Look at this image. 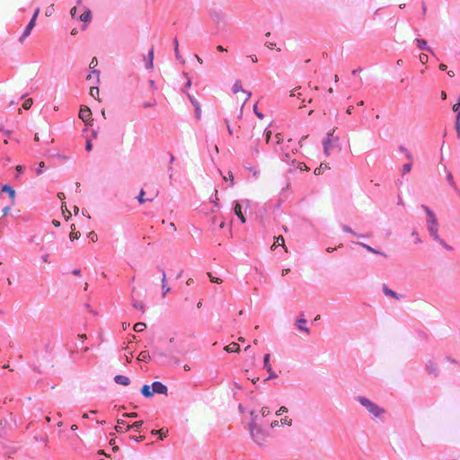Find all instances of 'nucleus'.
Returning a JSON list of instances; mask_svg holds the SVG:
<instances>
[{
    "label": "nucleus",
    "instance_id": "nucleus-7",
    "mask_svg": "<svg viewBox=\"0 0 460 460\" xmlns=\"http://www.w3.org/2000/svg\"><path fill=\"white\" fill-rule=\"evenodd\" d=\"M79 118L86 124L92 121V111L87 106L81 107L79 111Z\"/></svg>",
    "mask_w": 460,
    "mask_h": 460
},
{
    "label": "nucleus",
    "instance_id": "nucleus-16",
    "mask_svg": "<svg viewBox=\"0 0 460 460\" xmlns=\"http://www.w3.org/2000/svg\"><path fill=\"white\" fill-rule=\"evenodd\" d=\"M162 272V289H163V296L170 291V288L166 284V274L164 270H161Z\"/></svg>",
    "mask_w": 460,
    "mask_h": 460
},
{
    "label": "nucleus",
    "instance_id": "nucleus-51",
    "mask_svg": "<svg viewBox=\"0 0 460 460\" xmlns=\"http://www.w3.org/2000/svg\"><path fill=\"white\" fill-rule=\"evenodd\" d=\"M93 148V144H92V141L91 140H87L86 142V145H85V149L87 151H91Z\"/></svg>",
    "mask_w": 460,
    "mask_h": 460
},
{
    "label": "nucleus",
    "instance_id": "nucleus-41",
    "mask_svg": "<svg viewBox=\"0 0 460 460\" xmlns=\"http://www.w3.org/2000/svg\"><path fill=\"white\" fill-rule=\"evenodd\" d=\"M453 111L455 112H457V114L459 113L460 111V95L458 96V99H457V103L454 104L453 105Z\"/></svg>",
    "mask_w": 460,
    "mask_h": 460
},
{
    "label": "nucleus",
    "instance_id": "nucleus-64",
    "mask_svg": "<svg viewBox=\"0 0 460 460\" xmlns=\"http://www.w3.org/2000/svg\"><path fill=\"white\" fill-rule=\"evenodd\" d=\"M269 373H270V376L266 380L277 377V375L273 372L272 369H271V372H269Z\"/></svg>",
    "mask_w": 460,
    "mask_h": 460
},
{
    "label": "nucleus",
    "instance_id": "nucleus-20",
    "mask_svg": "<svg viewBox=\"0 0 460 460\" xmlns=\"http://www.w3.org/2000/svg\"><path fill=\"white\" fill-rule=\"evenodd\" d=\"M382 289L385 296H391L395 299L399 298L397 294L394 291L391 290L386 285H383Z\"/></svg>",
    "mask_w": 460,
    "mask_h": 460
},
{
    "label": "nucleus",
    "instance_id": "nucleus-53",
    "mask_svg": "<svg viewBox=\"0 0 460 460\" xmlns=\"http://www.w3.org/2000/svg\"><path fill=\"white\" fill-rule=\"evenodd\" d=\"M39 13H40V8H37V9L35 10V12H34V13H33L32 17H31V19H34V22H36V20H37V18H38Z\"/></svg>",
    "mask_w": 460,
    "mask_h": 460
},
{
    "label": "nucleus",
    "instance_id": "nucleus-50",
    "mask_svg": "<svg viewBox=\"0 0 460 460\" xmlns=\"http://www.w3.org/2000/svg\"><path fill=\"white\" fill-rule=\"evenodd\" d=\"M261 414L263 416H266V415H269L270 414V409L268 407H263L261 411Z\"/></svg>",
    "mask_w": 460,
    "mask_h": 460
},
{
    "label": "nucleus",
    "instance_id": "nucleus-43",
    "mask_svg": "<svg viewBox=\"0 0 460 460\" xmlns=\"http://www.w3.org/2000/svg\"><path fill=\"white\" fill-rule=\"evenodd\" d=\"M208 275L211 282H215V283H221L222 282V280L220 279L212 276L211 273H208Z\"/></svg>",
    "mask_w": 460,
    "mask_h": 460
},
{
    "label": "nucleus",
    "instance_id": "nucleus-34",
    "mask_svg": "<svg viewBox=\"0 0 460 460\" xmlns=\"http://www.w3.org/2000/svg\"><path fill=\"white\" fill-rule=\"evenodd\" d=\"M447 181H448L449 184H450L454 189H456V183H455L454 179H453V175H452V173H451L450 172H448L447 173Z\"/></svg>",
    "mask_w": 460,
    "mask_h": 460
},
{
    "label": "nucleus",
    "instance_id": "nucleus-52",
    "mask_svg": "<svg viewBox=\"0 0 460 460\" xmlns=\"http://www.w3.org/2000/svg\"><path fill=\"white\" fill-rule=\"evenodd\" d=\"M287 411H288L287 407H285V406H281V407L279 408V410L277 411V414H278V415H279V414H281V413H283V412H287Z\"/></svg>",
    "mask_w": 460,
    "mask_h": 460
},
{
    "label": "nucleus",
    "instance_id": "nucleus-15",
    "mask_svg": "<svg viewBox=\"0 0 460 460\" xmlns=\"http://www.w3.org/2000/svg\"><path fill=\"white\" fill-rule=\"evenodd\" d=\"M2 191L8 193L12 199V203L13 204L15 199V190L10 185L5 184L2 187Z\"/></svg>",
    "mask_w": 460,
    "mask_h": 460
},
{
    "label": "nucleus",
    "instance_id": "nucleus-19",
    "mask_svg": "<svg viewBox=\"0 0 460 460\" xmlns=\"http://www.w3.org/2000/svg\"><path fill=\"white\" fill-rule=\"evenodd\" d=\"M224 349L226 352H229V353H231V352H238L240 350V346L236 342H232L229 345L226 346L224 348Z\"/></svg>",
    "mask_w": 460,
    "mask_h": 460
},
{
    "label": "nucleus",
    "instance_id": "nucleus-1",
    "mask_svg": "<svg viewBox=\"0 0 460 460\" xmlns=\"http://www.w3.org/2000/svg\"><path fill=\"white\" fill-rule=\"evenodd\" d=\"M427 213V223L429 226V232L435 240H439L438 221L435 214L426 206L422 207Z\"/></svg>",
    "mask_w": 460,
    "mask_h": 460
},
{
    "label": "nucleus",
    "instance_id": "nucleus-22",
    "mask_svg": "<svg viewBox=\"0 0 460 460\" xmlns=\"http://www.w3.org/2000/svg\"><path fill=\"white\" fill-rule=\"evenodd\" d=\"M167 433H168V430H165V431H164L163 429H153V430L151 431V434H152V435H157V436H159V438H160V439H164V438H166Z\"/></svg>",
    "mask_w": 460,
    "mask_h": 460
},
{
    "label": "nucleus",
    "instance_id": "nucleus-61",
    "mask_svg": "<svg viewBox=\"0 0 460 460\" xmlns=\"http://www.w3.org/2000/svg\"><path fill=\"white\" fill-rule=\"evenodd\" d=\"M226 123L227 125V131H228L229 135H232L233 134V130H232V128H231V127L229 125L228 119H226Z\"/></svg>",
    "mask_w": 460,
    "mask_h": 460
},
{
    "label": "nucleus",
    "instance_id": "nucleus-17",
    "mask_svg": "<svg viewBox=\"0 0 460 460\" xmlns=\"http://www.w3.org/2000/svg\"><path fill=\"white\" fill-rule=\"evenodd\" d=\"M416 43L419 49H426L429 53L433 54L432 49L429 47H428L427 41L425 40L417 39Z\"/></svg>",
    "mask_w": 460,
    "mask_h": 460
},
{
    "label": "nucleus",
    "instance_id": "nucleus-39",
    "mask_svg": "<svg viewBox=\"0 0 460 460\" xmlns=\"http://www.w3.org/2000/svg\"><path fill=\"white\" fill-rule=\"evenodd\" d=\"M411 170V162L408 163V164H405L403 166H402V174H405V173H408L410 172Z\"/></svg>",
    "mask_w": 460,
    "mask_h": 460
},
{
    "label": "nucleus",
    "instance_id": "nucleus-63",
    "mask_svg": "<svg viewBox=\"0 0 460 460\" xmlns=\"http://www.w3.org/2000/svg\"><path fill=\"white\" fill-rule=\"evenodd\" d=\"M132 439H135L136 441H143L145 439L144 436H139L138 438L130 437Z\"/></svg>",
    "mask_w": 460,
    "mask_h": 460
},
{
    "label": "nucleus",
    "instance_id": "nucleus-18",
    "mask_svg": "<svg viewBox=\"0 0 460 460\" xmlns=\"http://www.w3.org/2000/svg\"><path fill=\"white\" fill-rule=\"evenodd\" d=\"M277 246H282L284 247L285 251L287 252V247L285 246V240L282 235H279L275 238L274 243L271 246V249H275Z\"/></svg>",
    "mask_w": 460,
    "mask_h": 460
},
{
    "label": "nucleus",
    "instance_id": "nucleus-12",
    "mask_svg": "<svg viewBox=\"0 0 460 460\" xmlns=\"http://www.w3.org/2000/svg\"><path fill=\"white\" fill-rule=\"evenodd\" d=\"M144 61L146 62V67L147 69H152L154 66V49L152 48L149 50L148 56L144 58Z\"/></svg>",
    "mask_w": 460,
    "mask_h": 460
},
{
    "label": "nucleus",
    "instance_id": "nucleus-2",
    "mask_svg": "<svg viewBox=\"0 0 460 460\" xmlns=\"http://www.w3.org/2000/svg\"><path fill=\"white\" fill-rule=\"evenodd\" d=\"M233 93L234 94H238V93L240 94L239 98H240V101L242 102V104H241L240 111H239V118H241L242 114H243V108L244 104L246 103V102L250 99L252 93H251V92H248V91H245L243 89L242 84L240 81H235V83L234 84Z\"/></svg>",
    "mask_w": 460,
    "mask_h": 460
},
{
    "label": "nucleus",
    "instance_id": "nucleus-32",
    "mask_svg": "<svg viewBox=\"0 0 460 460\" xmlns=\"http://www.w3.org/2000/svg\"><path fill=\"white\" fill-rule=\"evenodd\" d=\"M456 132H457V136H458V137H460V111H459V113L456 115Z\"/></svg>",
    "mask_w": 460,
    "mask_h": 460
},
{
    "label": "nucleus",
    "instance_id": "nucleus-56",
    "mask_svg": "<svg viewBox=\"0 0 460 460\" xmlns=\"http://www.w3.org/2000/svg\"><path fill=\"white\" fill-rule=\"evenodd\" d=\"M265 135H266V142L270 143V137H271V131L270 130L266 131Z\"/></svg>",
    "mask_w": 460,
    "mask_h": 460
},
{
    "label": "nucleus",
    "instance_id": "nucleus-28",
    "mask_svg": "<svg viewBox=\"0 0 460 460\" xmlns=\"http://www.w3.org/2000/svg\"><path fill=\"white\" fill-rule=\"evenodd\" d=\"M146 328V325L144 323H137L134 325V331L137 332H143Z\"/></svg>",
    "mask_w": 460,
    "mask_h": 460
},
{
    "label": "nucleus",
    "instance_id": "nucleus-60",
    "mask_svg": "<svg viewBox=\"0 0 460 460\" xmlns=\"http://www.w3.org/2000/svg\"><path fill=\"white\" fill-rule=\"evenodd\" d=\"M281 422H282L283 424H287V425H288V426H290V425H291V420H288L287 418L282 419V420H281Z\"/></svg>",
    "mask_w": 460,
    "mask_h": 460
},
{
    "label": "nucleus",
    "instance_id": "nucleus-30",
    "mask_svg": "<svg viewBox=\"0 0 460 460\" xmlns=\"http://www.w3.org/2000/svg\"><path fill=\"white\" fill-rule=\"evenodd\" d=\"M99 88L97 86H92L90 88V95L94 99H97L99 96Z\"/></svg>",
    "mask_w": 460,
    "mask_h": 460
},
{
    "label": "nucleus",
    "instance_id": "nucleus-8",
    "mask_svg": "<svg viewBox=\"0 0 460 460\" xmlns=\"http://www.w3.org/2000/svg\"><path fill=\"white\" fill-rule=\"evenodd\" d=\"M35 25H36V22H34V19H31L29 23L27 24L23 33L19 38V41L21 44H22L24 42L25 39L31 34V32L32 29L35 27Z\"/></svg>",
    "mask_w": 460,
    "mask_h": 460
},
{
    "label": "nucleus",
    "instance_id": "nucleus-38",
    "mask_svg": "<svg viewBox=\"0 0 460 460\" xmlns=\"http://www.w3.org/2000/svg\"><path fill=\"white\" fill-rule=\"evenodd\" d=\"M300 87H296L295 88L294 90H292L291 93H290V96L291 97H297V98H300L301 96V93L299 92L300 91Z\"/></svg>",
    "mask_w": 460,
    "mask_h": 460
},
{
    "label": "nucleus",
    "instance_id": "nucleus-27",
    "mask_svg": "<svg viewBox=\"0 0 460 460\" xmlns=\"http://www.w3.org/2000/svg\"><path fill=\"white\" fill-rule=\"evenodd\" d=\"M92 18V14L90 11H86L83 13L80 16V20L83 22H89Z\"/></svg>",
    "mask_w": 460,
    "mask_h": 460
},
{
    "label": "nucleus",
    "instance_id": "nucleus-44",
    "mask_svg": "<svg viewBox=\"0 0 460 460\" xmlns=\"http://www.w3.org/2000/svg\"><path fill=\"white\" fill-rule=\"evenodd\" d=\"M192 103H193V104L195 105V107H196V115H197V117H198V118H199V117H200V115H201V109H200V107L198 105V103H197L196 102H193V101H192Z\"/></svg>",
    "mask_w": 460,
    "mask_h": 460
},
{
    "label": "nucleus",
    "instance_id": "nucleus-62",
    "mask_svg": "<svg viewBox=\"0 0 460 460\" xmlns=\"http://www.w3.org/2000/svg\"><path fill=\"white\" fill-rule=\"evenodd\" d=\"M230 314H239V315H242L243 314V310H234L233 312H229Z\"/></svg>",
    "mask_w": 460,
    "mask_h": 460
},
{
    "label": "nucleus",
    "instance_id": "nucleus-5",
    "mask_svg": "<svg viewBox=\"0 0 460 460\" xmlns=\"http://www.w3.org/2000/svg\"><path fill=\"white\" fill-rule=\"evenodd\" d=\"M334 130L327 134L323 141V151L326 155H330L334 146H338L339 137L333 136Z\"/></svg>",
    "mask_w": 460,
    "mask_h": 460
},
{
    "label": "nucleus",
    "instance_id": "nucleus-36",
    "mask_svg": "<svg viewBox=\"0 0 460 460\" xmlns=\"http://www.w3.org/2000/svg\"><path fill=\"white\" fill-rule=\"evenodd\" d=\"M142 425H143V420H138V421L134 422L132 425H128L126 430H129L130 429H133V428H139Z\"/></svg>",
    "mask_w": 460,
    "mask_h": 460
},
{
    "label": "nucleus",
    "instance_id": "nucleus-23",
    "mask_svg": "<svg viewBox=\"0 0 460 460\" xmlns=\"http://www.w3.org/2000/svg\"><path fill=\"white\" fill-rule=\"evenodd\" d=\"M150 359L149 352L146 350L141 351L137 356V360L146 362Z\"/></svg>",
    "mask_w": 460,
    "mask_h": 460
},
{
    "label": "nucleus",
    "instance_id": "nucleus-35",
    "mask_svg": "<svg viewBox=\"0 0 460 460\" xmlns=\"http://www.w3.org/2000/svg\"><path fill=\"white\" fill-rule=\"evenodd\" d=\"M81 234L78 231H71L69 238L71 241L76 240L80 237Z\"/></svg>",
    "mask_w": 460,
    "mask_h": 460
},
{
    "label": "nucleus",
    "instance_id": "nucleus-33",
    "mask_svg": "<svg viewBox=\"0 0 460 460\" xmlns=\"http://www.w3.org/2000/svg\"><path fill=\"white\" fill-rule=\"evenodd\" d=\"M93 75H95V76H96V81H97V82H99V75H100V72H99V71H97V70H93V71L91 72V74H89V75H87L86 80H87V81H90L91 79H93Z\"/></svg>",
    "mask_w": 460,
    "mask_h": 460
},
{
    "label": "nucleus",
    "instance_id": "nucleus-49",
    "mask_svg": "<svg viewBox=\"0 0 460 460\" xmlns=\"http://www.w3.org/2000/svg\"><path fill=\"white\" fill-rule=\"evenodd\" d=\"M89 236L93 242H96L98 239L97 234L94 232H91Z\"/></svg>",
    "mask_w": 460,
    "mask_h": 460
},
{
    "label": "nucleus",
    "instance_id": "nucleus-59",
    "mask_svg": "<svg viewBox=\"0 0 460 460\" xmlns=\"http://www.w3.org/2000/svg\"><path fill=\"white\" fill-rule=\"evenodd\" d=\"M154 105H155V102H145V103L143 104L144 108L152 107V106H154Z\"/></svg>",
    "mask_w": 460,
    "mask_h": 460
},
{
    "label": "nucleus",
    "instance_id": "nucleus-9",
    "mask_svg": "<svg viewBox=\"0 0 460 460\" xmlns=\"http://www.w3.org/2000/svg\"><path fill=\"white\" fill-rule=\"evenodd\" d=\"M152 391L154 394H166L168 390L161 382H154L152 384Z\"/></svg>",
    "mask_w": 460,
    "mask_h": 460
},
{
    "label": "nucleus",
    "instance_id": "nucleus-26",
    "mask_svg": "<svg viewBox=\"0 0 460 460\" xmlns=\"http://www.w3.org/2000/svg\"><path fill=\"white\" fill-rule=\"evenodd\" d=\"M361 246H363L367 251L372 252V253H376V254H381L385 257H386V254L381 252H378L376 251V249L372 248L371 246L367 245V244H365V243H360Z\"/></svg>",
    "mask_w": 460,
    "mask_h": 460
},
{
    "label": "nucleus",
    "instance_id": "nucleus-21",
    "mask_svg": "<svg viewBox=\"0 0 460 460\" xmlns=\"http://www.w3.org/2000/svg\"><path fill=\"white\" fill-rule=\"evenodd\" d=\"M274 139H275L276 144L274 145L273 148H274L275 152L278 153L279 147L280 146H283V137H281L280 134H276Z\"/></svg>",
    "mask_w": 460,
    "mask_h": 460
},
{
    "label": "nucleus",
    "instance_id": "nucleus-31",
    "mask_svg": "<svg viewBox=\"0 0 460 460\" xmlns=\"http://www.w3.org/2000/svg\"><path fill=\"white\" fill-rule=\"evenodd\" d=\"M62 213L66 220H68L71 217V212L66 208L65 205H62Z\"/></svg>",
    "mask_w": 460,
    "mask_h": 460
},
{
    "label": "nucleus",
    "instance_id": "nucleus-10",
    "mask_svg": "<svg viewBox=\"0 0 460 460\" xmlns=\"http://www.w3.org/2000/svg\"><path fill=\"white\" fill-rule=\"evenodd\" d=\"M158 193L159 191L157 190H155L153 194L151 195L150 198H147V199H145V195H146V192L144 190H141L140 192H139V195L137 197V200L140 204H143L145 203L146 201H153L157 196H158Z\"/></svg>",
    "mask_w": 460,
    "mask_h": 460
},
{
    "label": "nucleus",
    "instance_id": "nucleus-54",
    "mask_svg": "<svg viewBox=\"0 0 460 460\" xmlns=\"http://www.w3.org/2000/svg\"><path fill=\"white\" fill-rule=\"evenodd\" d=\"M123 416L128 417V418H136L137 416V412L125 413Z\"/></svg>",
    "mask_w": 460,
    "mask_h": 460
},
{
    "label": "nucleus",
    "instance_id": "nucleus-4",
    "mask_svg": "<svg viewBox=\"0 0 460 460\" xmlns=\"http://www.w3.org/2000/svg\"><path fill=\"white\" fill-rule=\"evenodd\" d=\"M250 431L253 440L259 446H264L267 442V435L254 422L250 424Z\"/></svg>",
    "mask_w": 460,
    "mask_h": 460
},
{
    "label": "nucleus",
    "instance_id": "nucleus-58",
    "mask_svg": "<svg viewBox=\"0 0 460 460\" xmlns=\"http://www.w3.org/2000/svg\"><path fill=\"white\" fill-rule=\"evenodd\" d=\"M342 229L345 231V232H348V233H350V234H356L354 232H352L351 228L347 226H344L342 227Z\"/></svg>",
    "mask_w": 460,
    "mask_h": 460
},
{
    "label": "nucleus",
    "instance_id": "nucleus-55",
    "mask_svg": "<svg viewBox=\"0 0 460 460\" xmlns=\"http://www.w3.org/2000/svg\"><path fill=\"white\" fill-rule=\"evenodd\" d=\"M265 45L270 49H274L276 47V44L273 43V42H266Z\"/></svg>",
    "mask_w": 460,
    "mask_h": 460
},
{
    "label": "nucleus",
    "instance_id": "nucleus-45",
    "mask_svg": "<svg viewBox=\"0 0 460 460\" xmlns=\"http://www.w3.org/2000/svg\"><path fill=\"white\" fill-rule=\"evenodd\" d=\"M98 64V61H97V58H93L90 63V68L93 70H94V67L97 66Z\"/></svg>",
    "mask_w": 460,
    "mask_h": 460
},
{
    "label": "nucleus",
    "instance_id": "nucleus-37",
    "mask_svg": "<svg viewBox=\"0 0 460 460\" xmlns=\"http://www.w3.org/2000/svg\"><path fill=\"white\" fill-rule=\"evenodd\" d=\"M32 102H32V99H27V100H25V101H24V102H23V104H22V108H23L24 110H29V109L31 107Z\"/></svg>",
    "mask_w": 460,
    "mask_h": 460
},
{
    "label": "nucleus",
    "instance_id": "nucleus-46",
    "mask_svg": "<svg viewBox=\"0 0 460 460\" xmlns=\"http://www.w3.org/2000/svg\"><path fill=\"white\" fill-rule=\"evenodd\" d=\"M224 180H230L231 185H234V175L231 172H228V177H224Z\"/></svg>",
    "mask_w": 460,
    "mask_h": 460
},
{
    "label": "nucleus",
    "instance_id": "nucleus-48",
    "mask_svg": "<svg viewBox=\"0 0 460 460\" xmlns=\"http://www.w3.org/2000/svg\"><path fill=\"white\" fill-rule=\"evenodd\" d=\"M253 111L260 119L263 118V115L257 110V104L253 106Z\"/></svg>",
    "mask_w": 460,
    "mask_h": 460
},
{
    "label": "nucleus",
    "instance_id": "nucleus-47",
    "mask_svg": "<svg viewBox=\"0 0 460 460\" xmlns=\"http://www.w3.org/2000/svg\"><path fill=\"white\" fill-rule=\"evenodd\" d=\"M441 245H443L446 249L447 250H451V246L447 245L444 240L440 239L439 240H437Z\"/></svg>",
    "mask_w": 460,
    "mask_h": 460
},
{
    "label": "nucleus",
    "instance_id": "nucleus-14",
    "mask_svg": "<svg viewBox=\"0 0 460 460\" xmlns=\"http://www.w3.org/2000/svg\"><path fill=\"white\" fill-rule=\"evenodd\" d=\"M234 214L240 218L242 223H245L246 219L242 212V206L239 202H235L234 208Z\"/></svg>",
    "mask_w": 460,
    "mask_h": 460
},
{
    "label": "nucleus",
    "instance_id": "nucleus-57",
    "mask_svg": "<svg viewBox=\"0 0 460 460\" xmlns=\"http://www.w3.org/2000/svg\"><path fill=\"white\" fill-rule=\"evenodd\" d=\"M11 208L9 206H6L3 208V216H6L8 212L10 211Z\"/></svg>",
    "mask_w": 460,
    "mask_h": 460
},
{
    "label": "nucleus",
    "instance_id": "nucleus-3",
    "mask_svg": "<svg viewBox=\"0 0 460 460\" xmlns=\"http://www.w3.org/2000/svg\"><path fill=\"white\" fill-rule=\"evenodd\" d=\"M358 402L361 405L367 408V410L376 417H379L385 413V410L380 408L378 405L371 402L366 397L360 396L358 397Z\"/></svg>",
    "mask_w": 460,
    "mask_h": 460
},
{
    "label": "nucleus",
    "instance_id": "nucleus-6",
    "mask_svg": "<svg viewBox=\"0 0 460 460\" xmlns=\"http://www.w3.org/2000/svg\"><path fill=\"white\" fill-rule=\"evenodd\" d=\"M289 143H291V139H288L287 144L280 146L279 147L278 153H279L281 155L282 160L284 162H289V161H291V158H292V155L289 153V149H290V146L288 145Z\"/></svg>",
    "mask_w": 460,
    "mask_h": 460
},
{
    "label": "nucleus",
    "instance_id": "nucleus-29",
    "mask_svg": "<svg viewBox=\"0 0 460 460\" xmlns=\"http://www.w3.org/2000/svg\"><path fill=\"white\" fill-rule=\"evenodd\" d=\"M125 424V421L123 420H119L117 421V425L115 426V430L119 433L124 432L123 430V425Z\"/></svg>",
    "mask_w": 460,
    "mask_h": 460
},
{
    "label": "nucleus",
    "instance_id": "nucleus-13",
    "mask_svg": "<svg viewBox=\"0 0 460 460\" xmlns=\"http://www.w3.org/2000/svg\"><path fill=\"white\" fill-rule=\"evenodd\" d=\"M114 381L119 384V385H128L130 384V380L128 376H122V375H117L115 377H114Z\"/></svg>",
    "mask_w": 460,
    "mask_h": 460
},
{
    "label": "nucleus",
    "instance_id": "nucleus-42",
    "mask_svg": "<svg viewBox=\"0 0 460 460\" xmlns=\"http://www.w3.org/2000/svg\"><path fill=\"white\" fill-rule=\"evenodd\" d=\"M419 58H420V61L422 64H426V63L428 62V60H429V57H428V55L423 54V53L420 55Z\"/></svg>",
    "mask_w": 460,
    "mask_h": 460
},
{
    "label": "nucleus",
    "instance_id": "nucleus-24",
    "mask_svg": "<svg viewBox=\"0 0 460 460\" xmlns=\"http://www.w3.org/2000/svg\"><path fill=\"white\" fill-rule=\"evenodd\" d=\"M141 393L145 397H151L154 394L153 391H151V388L148 385H143V387L141 388Z\"/></svg>",
    "mask_w": 460,
    "mask_h": 460
},
{
    "label": "nucleus",
    "instance_id": "nucleus-25",
    "mask_svg": "<svg viewBox=\"0 0 460 460\" xmlns=\"http://www.w3.org/2000/svg\"><path fill=\"white\" fill-rule=\"evenodd\" d=\"M270 354H266L263 358V366L267 369L268 372H271V366L270 364Z\"/></svg>",
    "mask_w": 460,
    "mask_h": 460
},
{
    "label": "nucleus",
    "instance_id": "nucleus-40",
    "mask_svg": "<svg viewBox=\"0 0 460 460\" xmlns=\"http://www.w3.org/2000/svg\"><path fill=\"white\" fill-rule=\"evenodd\" d=\"M44 168H45V163L44 162L39 163L38 168L36 169L37 175H40L42 173Z\"/></svg>",
    "mask_w": 460,
    "mask_h": 460
},
{
    "label": "nucleus",
    "instance_id": "nucleus-11",
    "mask_svg": "<svg viewBox=\"0 0 460 460\" xmlns=\"http://www.w3.org/2000/svg\"><path fill=\"white\" fill-rule=\"evenodd\" d=\"M295 324L300 331L304 332L306 334L309 333V329L307 326V320L305 318H298L296 321Z\"/></svg>",
    "mask_w": 460,
    "mask_h": 460
}]
</instances>
